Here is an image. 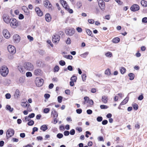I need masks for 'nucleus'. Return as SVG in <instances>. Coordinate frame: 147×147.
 Listing matches in <instances>:
<instances>
[{"label":"nucleus","instance_id":"nucleus-13","mask_svg":"<svg viewBox=\"0 0 147 147\" xmlns=\"http://www.w3.org/2000/svg\"><path fill=\"white\" fill-rule=\"evenodd\" d=\"M13 40L15 42L18 43L20 41V37L17 34H14L13 36Z\"/></svg>","mask_w":147,"mask_h":147},{"label":"nucleus","instance_id":"nucleus-53","mask_svg":"<svg viewBox=\"0 0 147 147\" xmlns=\"http://www.w3.org/2000/svg\"><path fill=\"white\" fill-rule=\"evenodd\" d=\"M5 97L7 99H9L11 97V95L9 93H7L5 94Z\"/></svg>","mask_w":147,"mask_h":147},{"label":"nucleus","instance_id":"nucleus-59","mask_svg":"<svg viewBox=\"0 0 147 147\" xmlns=\"http://www.w3.org/2000/svg\"><path fill=\"white\" fill-rule=\"evenodd\" d=\"M64 134L65 136H68L69 134V132L68 131H65L64 132Z\"/></svg>","mask_w":147,"mask_h":147},{"label":"nucleus","instance_id":"nucleus-63","mask_svg":"<svg viewBox=\"0 0 147 147\" xmlns=\"http://www.w3.org/2000/svg\"><path fill=\"white\" fill-rule=\"evenodd\" d=\"M50 96V94H46L44 95V97L45 98L47 99L49 98Z\"/></svg>","mask_w":147,"mask_h":147},{"label":"nucleus","instance_id":"nucleus-28","mask_svg":"<svg viewBox=\"0 0 147 147\" xmlns=\"http://www.w3.org/2000/svg\"><path fill=\"white\" fill-rule=\"evenodd\" d=\"M6 108L7 110L9 111L10 112H12L13 110V109L11 108V106L9 105H7Z\"/></svg>","mask_w":147,"mask_h":147},{"label":"nucleus","instance_id":"nucleus-22","mask_svg":"<svg viewBox=\"0 0 147 147\" xmlns=\"http://www.w3.org/2000/svg\"><path fill=\"white\" fill-rule=\"evenodd\" d=\"M48 128L47 126L46 125H42L40 127V129L44 131H46Z\"/></svg>","mask_w":147,"mask_h":147},{"label":"nucleus","instance_id":"nucleus-54","mask_svg":"<svg viewBox=\"0 0 147 147\" xmlns=\"http://www.w3.org/2000/svg\"><path fill=\"white\" fill-rule=\"evenodd\" d=\"M142 22L144 23H147V17H144L142 20Z\"/></svg>","mask_w":147,"mask_h":147},{"label":"nucleus","instance_id":"nucleus-9","mask_svg":"<svg viewBox=\"0 0 147 147\" xmlns=\"http://www.w3.org/2000/svg\"><path fill=\"white\" fill-rule=\"evenodd\" d=\"M60 39V36L58 35H53L52 38L53 42L55 43H58Z\"/></svg>","mask_w":147,"mask_h":147},{"label":"nucleus","instance_id":"nucleus-31","mask_svg":"<svg viewBox=\"0 0 147 147\" xmlns=\"http://www.w3.org/2000/svg\"><path fill=\"white\" fill-rule=\"evenodd\" d=\"M63 57L67 59L71 60L72 59V56L70 55H63Z\"/></svg>","mask_w":147,"mask_h":147},{"label":"nucleus","instance_id":"nucleus-61","mask_svg":"<svg viewBox=\"0 0 147 147\" xmlns=\"http://www.w3.org/2000/svg\"><path fill=\"white\" fill-rule=\"evenodd\" d=\"M144 98V96L142 95H141L138 97V99L139 100H142Z\"/></svg>","mask_w":147,"mask_h":147},{"label":"nucleus","instance_id":"nucleus-26","mask_svg":"<svg viewBox=\"0 0 147 147\" xmlns=\"http://www.w3.org/2000/svg\"><path fill=\"white\" fill-rule=\"evenodd\" d=\"M120 41V39L118 37H116L114 38L112 40V42L114 43H118Z\"/></svg>","mask_w":147,"mask_h":147},{"label":"nucleus","instance_id":"nucleus-49","mask_svg":"<svg viewBox=\"0 0 147 147\" xmlns=\"http://www.w3.org/2000/svg\"><path fill=\"white\" fill-rule=\"evenodd\" d=\"M30 118L28 116H26L25 117V120H23V121L24 122H26L27 121H30Z\"/></svg>","mask_w":147,"mask_h":147},{"label":"nucleus","instance_id":"nucleus-37","mask_svg":"<svg viewBox=\"0 0 147 147\" xmlns=\"http://www.w3.org/2000/svg\"><path fill=\"white\" fill-rule=\"evenodd\" d=\"M105 74L107 75H109L111 74L110 70L109 69H107L105 71Z\"/></svg>","mask_w":147,"mask_h":147},{"label":"nucleus","instance_id":"nucleus-48","mask_svg":"<svg viewBox=\"0 0 147 147\" xmlns=\"http://www.w3.org/2000/svg\"><path fill=\"white\" fill-rule=\"evenodd\" d=\"M100 108L102 109H107L108 108V107L105 105H101L100 106Z\"/></svg>","mask_w":147,"mask_h":147},{"label":"nucleus","instance_id":"nucleus-60","mask_svg":"<svg viewBox=\"0 0 147 147\" xmlns=\"http://www.w3.org/2000/svg\"><path fill=\"white\" fill-rule=\"evenodd\" d=\"M67 69L69 71H72L73 70V67L71 65H69L67 67Z\"/></svg>","mask_w":147,"mask_h":147},{"label":"nucleus","instance_id":"nucleus-57","mask_svg":"<svg viewBox=\"0 0 147 147\" xmlns=\"http://www.w3.org/2000/svg\"><path fill=\"white\" fill-rule=\"evenodd\" d=\"M27 110L28 111L30 112L32 110L31 108V106L30 105H28L27 107Z\"/></svg>","mask_w":147,"mask_h":147},{"label":"nucleus","instance_id":"nucleus-25","mask_svg":"<svg viewBox=\"0 0 147 147\" xmlns=\"http://www.w3.org/2000/svg\"><path fill=\"white\" fill-rule=\"evenodd\" d=\"M107 97L106 96H103L102 97V100L103 102L105 103H107Z\"/></svg>","mask_w":147,"mask_h":147},{"label":"nucleus","instance_id":"nucleus-18","mask_svg":"<svg viewBox=\"0 0 147 147\" xmlns=\"http://www.w3.org/2000/svg\"><path fill=\"white\" fill-rule=\"evenodd\" d=\"M18 69L19 71L21 73L23 74L25 73V71L23 68V67L21 66H18Z\"/></svg>","mask_w":147,"mask_h":147},{"label":"nucleus","instance_id":"nucleus-33","mask_svg":"<svg viewBox=\"0 0 147 147\" xmlns=\"http://www.w3.org/2000/svg\"><path fill=\"white\" fill-rule=\"evenodd\" d=\"M77 79V77L73 75L71 78L70 80L71 81H73L74 82H76V80Z\"/></svg>","mask_w":147,"mask_h":147},{"label":"nucleus","instance_id":"nucleus-39","mask_svg":"<svg viewBox=\"0 0 147 147\" xmlns=\"http://www.w3.org/2000/svg\"><path fill=\"white\" fill-rule=\"evenodd\" d=\"M25 80L24 78L23 77H20L19 79V82L20 83H23Z\"/></svg>","mask_w":147,"mask_h":147},{"label":"nucleus","instance_id":"nucleus-4","mask_svg":"<svg viewBox=\"0 0 147 147\" xmlns=\"http://www.w3.org/2000/svg\"><path fill=\"white\" fill-rule=\"evenodd\" d=\"M43 80L41 78L37 77L35 81V84L37 86L40 87L42 86L43 83Z\"/></svg>","mask_w":147,"mask_h":147},{"label":"nucleus","instance_id":"nucleus-2","mask_svg":"<svg viewBox=\"0 0 147 147\" xmlns=\"http://www.w3.org/2000/svg\"><path fill=\"white\" fill-rule=\"evenodd\" d=\"M8 69L6 66H2L0 69V74L3 77H5L8 74Z\"/></svg>","mask_w":147,"mask_h":147},{"label":"nucleus","instance_id":"nucleus-17","mask_svg":"<svg viewBox=\"0 0 147 147\" xmlns=\"http://www.w3.org/2000/svg\"><path fill=\"white\" fill-rule=\"evenodd\" d=\"M129 97L127 96L126 98L121 103L120 105H123L125 104L128 101Z\"/></svg>","mask_w":147,"mask_h":147},{"label":"nucleus","instance_id":"nucleus-46","mask_svg":"<svg viewBox=\"0 0 147 147\" xmlns=\"http://www.w3.org/2000/svg\"><path fill=\"white\" fill-rule=\"evenodd\" d=\"M55 72H57L59 70V67L57 65H56L54 68Z\"/></svg>","mask_w":147,"mask_h":147},{"label":"nucleus","instance_id":"nucleus-5","mask_svg":"<svg viewBox=\"0 0 147 147\" xmlns=\"http://www.w3.org/2000/svg\"><path fill=\"white\" fill-rule=\"evenodd\" d=\"M14 134V131L11 128L8 129L7 131L6 136L8 138H10Z\"/></svg>","mask_w":147,"mask_h":147},{"label":"nucleus","instance_id":"nucleus-6","mask_svg":"<svg viewBox=\"0 0 147 147\" xmlns=\"http://www.w3.org/2000/svg\"><path fill=\"white\" fill-rule=\"evenodd\" d=\"M8 51L12 54H14L16 52V49L15 47L12 45H9L7 47Z\"/></svg>","mask_w":147,"mask_h":147},{"label":"nucleus","instance_id":"nucleus-47","mask_svg":"<svg viewBox=\"0 0 147 147\" xmlns=\"http://www.w3.org/2000/svg\"><path fill=\"white\" fill-rule=\"evenodd\" d=\"M50 111V109L49 108H45L43 110L44 113H48Z\"/></svg>","mask_w":147,"mask_h":147},{"label":"nucleus","instance_id":"nucleus-20","mask_svg":"<svg viewBox=\"0 0 147 147\" xmlns=\"http://www.w3.org/2000/svg\"><path fill=\"white\" fill-rule=\"evenodd\" d=\"M51 115H53V117H57L58 116V114H57V113L56 112V111H55L54 109L52 110V112L51 113Z\"/></svg>","mask_w":147,"mask_h":147},{"label":"nucleus","instance_id":"nucleus-41","mask_svg":"<svg viewBox=\"0 0 147 147\" xmlns=\"http://www.w3.org/2000/svg\"><path fill=\"white\" fill-rule=\"evenodd\" d=\"M65 42L67 44L69 45L71 43V40L69 38H68L66 40Z\"/></svg>","mask_w":147,"mask_h":147},{"label":"nucleus","instance_id":"nucleus-24","mask_svg":"<svg viewBox=\"0 0 147 147\" xmlns=\"http://www.w3.org/2000/svg\"><path fill=\"white\" fill-rule=\"evenodd\" d=\"M21 105L23 107L25 108H26L28 105H30V104L27 102H22Z\"/></svg>","mask_w":147,"mask_h":147},{"label":"nucleus","instance_id":"nucleus-50","mask_svg":"<svg viewBox=\"0 0 147 147\" xmlns=\"http://www.w3.org/2000/svg\"><path fill=\"white\" fill-rule=\"evenodd\" d=\"M75 133V130L74 129H71L70 132V134L71 135H74Z\"/></svg>","mask_w":147,"mask_h":147},{"label":"nucleus","instance_id":"nucleus-21","mask_svg":"<svg viewBox=\"0 0 147 147\" xmlns=\"http://www.w3.org/2000/svg\"><path fill=\"white\" fill-rule=\"evenodd\" d=\"M20 96V91L18 90H16L15 93L14 94V96L15 98H17Z\"/></svg>","mask_w":147,"mask_h":147},{"label":"nucleus","instance_id":"nucleus-38","mask_svg":"<svg viewBox=\"0 0 147 147\" xmlns=\"http://www.w3.org/2000/svg\"><path fill=\"white\" fill-rule=\"evenodd\" d=\"M49 1L48 0L45 1L44 2V5L46 7L48 8V6L49 3Z\"/></svg>","mask_w":147,"mask_h":147},{"label":"nucleus","instance_id":"nucleus-40","mask_svg":"<svg viewBox=\"0 0 147 147\" xmlns=\"http://www.w3.org/2000/svg\"><path fill=\"white\" fill-rule=\"evenodd\" d=\"M59 64L61 66H63L65 65V63L64 61L61 60L59 61Z\"/></svg>","mask_w":147,"mask_h":147},{"label":"nucleus","instance_id":"nucleus-23","mask_svg":"<svg viewBox=\"0 0 147 147\" xmlns=\"http://www.w3.org/2000/svg\"><path fill=\"white\" fill-rule=\"evenodd\" d=\"M141 4L142 6L144 7H146L147 6V1L142 0L141 1Z\"/></svg>","mask_w":147,"mask_h":147},{"label":"nucleus","instance_id":"nucleus-51","mask_svg":"<svg viewBox=\"0 0 147 147\" xmlns=\"http://www.w3.org/2000/svg\"><path fill=\"white\" fill-rule=\"evenodd\" d=\"M97 121L98 122H100L102 120V117L99 116L97 117Z\"/></svg>","mask_w":147,"mask_h":147},{"label":"nucleus","instance_id":"nucleus-15","mask_svg":"<svg viewBox=\"0 0 147 147\" xmlns=\"http://www.w3.org/2000/svg\"><path fill=\"white\" fill-rule=\"evenodd\" d=\"M42 74L41 71L40 69H36L34 72V74L36 76L40 75Z\"/></svg>","mask_w":147,"mask_h":147},{"label":"nucleus","instance_id":"nucleus-52","mask_svg":"<svg viewBox=\"0 0 147 147\" xmlns=\"http://www.w3.org/2000/svg\"><path fill=\"white\" fill-rule=\"evenodd\" d=\"M27 38L30 41H32L33 40V37L31 36L30 35H28L27 36Z\"/></svg>","mask_w":147,"mask_h":147},{"label":"nucleus","instance_id":"nucleus-16","mask_svg":"<svg viewBox=\"0 0 147 147\" xmlns=\"http://www.w3.org/2000/svg\"><path fill=\"white\" fill-rule=\"evenodd\" d=\"M45 19L46 21L50 22L51 19L50 15L49 13H47L45 16Z\"/></svg>","mask_w":147,"mask_h":147},{"label":"nucleus","instance_id":"nucleus-29","mask_svg":"<svg viewBox=\"0 0 147 147\" xmlns=\"http://www.w3.org/2000/svg\"><path fill=\"white\" fill-rule=\"evenodd\" d=\"M65 9L70 13H73V10L72 9L69 8V6L67 7H65Z\"/></svg>","mask_w":147,"mask_h":147},{"label":"nucleus","instance_id":"nucleus-35","mask_svg":"<svg viewBox=\"0 0 147 147\" xmlns=\"http://www.w3.org/2000/svg\"><path fill=\"white\" fill-rule=\"evenodd\" d=\"M125 68L123 67H121L120 69V72L122 74H123L125 72Z\"/></svg>","mask_w":147,"mask_h":147},{"label":"nucleus","instance_id":"nucleus-56","mask_svg":"<svg viewBox=\"0 0 147 147\" xmlns=\"http://www.w3.org/2000/svg\"><path fill=\"white\" fill-rule=\"evenodd\" d=\"M76 30L78 32H82V30L81 28L77 27L76 28Z\"/></svg>","mask_w":147,"mask_h":147},{"label":"nucleus","instance_id":"nucleus-34","mask_svg":"<svg viewBox=\"0 0 147 147\" xmlns=\"http://www.w3.org/2000/svg\"><path fill=\"white\" fill-rule=\"evenodd\" d=\"M86 32L87 34H88L89 36H92L91 35L92 32L89 29H86Z\"/></svg>","mask_w":147,"mask_h":147},{"label":"nucleus","instance_id":"nucleus-32","mask_svg":"<svg viewBox=\"0 0 147 147\" xmlns=\"http://www.w3.org/2000/svg\"><path fill=\"white\" fill-rule=\"evenodd\" d=\"M129 79L131 80H132L134 79V75L132 73H129Z\"/></svg>","mask_w":147,"mask_h":147},{"label":"nucleus","instance_id":"nucleus-62","mask_svg":"<svg viewBox=\"0 0 147 147\" xmlns=\"http://www.w3.org/2000/svg\"><path fill=\"white\" fill-rule=\"evenodd\" d=\"M18 18L19 19L22 20L24 18V16L23 14H20L19 15Z\"/></svg>","mask_w":147,"mask_h":147},{"label":"nucleus","instance_id":"nucleus-8","mask_svg":"<svg viewBox=\"0 0 147 147\" xmlns=\"http://www.w3.org/2000/svg\"><path fill=\"white\" fill-rule=\"evenodd\" d=\"M2 33L6 39L9 38L10 34L9 31L6 29H4L3 30Z\"/></svg>","mask_w":147,"mask_h":147},{"label":"nucleus","instance_id":"nucleus-12","mask_svg":"<svg viewBox=\"0 0 147 147\" xmlns=\"http://www.w3.org/2000/svg\"><path fill=\"white\" fill-rule=\"evenodd\" d=\"M3 19L6 23L8 24L10 22V19L9 16L6 14H4L3 16Z\"/></svg>","mask_w":147,"mask_h":147},{"label":"nucleus","instance_id":"nucleus-3","mask_svg":"<svg viewBox=\"0 0 147 147\" xmlns=\"http://www.w3.org/2000/svg\"><path fill=\"white\" fill-rule=\"evenodd\" d=\"M24 67L28 71H32L34 69L33 65L29 62L25 63L24 64Z\"/></svg>","mask_w":147,"mask_h":147},{"label":"nucleus","instance_id":"nucleus-44","mask_svg":"<svg viewBox=\"0 0 147 147\" xmlns=\"http://www.w3.org/2000/svg\"><path fill=\"white\" fill-rule=\"evenodd\" d=\"M63 136V135L61 133H59L57 135V137L59 138L60 139L62 138Z\"/></svg>","mask_w":147,"mask_h":147},{"label":"nucleus","instance_id":"nucleus-43","mask_svg":"<svg viewBox=\"0 0 147 147\" xmlns=\"http://www.w3.org/2000/svg\"><path fill=\"white\" fill-rule=\"evenodd\" d=\"M29 121L28 123V124L30 126L32 125L34 123V121L32 120Z\"/></svg>","mask_w":147,"mask_h":147},{"label":"nucleus","instance_id":"nucleus-1","mask_svg":"<svg viewBox=\"0 0 147 147\" xmlns=\"http://www.w3.org/2000/svg\"><path fill=\"white\" fill-rule=\"evenodd\" d=\"M10 24L11 27L13 28H16L19 25L20 22L14 18L10 19Z\"/></svg>","mask_w":147,"mask_h":147},{"label":"nucleus","instance_id":"nucleus-58","mask_svg":"<svg viewBox=\"0 0 147 147\" xmlns=\"http://www.w3.org/2000/svg\"><path fill=\"white\" fill-rule=\"evenodd\" d=\"M76 112L77 113L80 114L82 113V110L80 109H79L76 110Z\"/></svg>","mask_w":147,"mask_h":147},{"label":"nucleus","instance_id":"nucleus-27","mask_svg":"<svg viewBox=\"0 0 147 147\" xmlns=\"http://www.w3.org/2000/svg\"><path fill=\"white\" fill-rule=\"evenodd\" d=\"M89 53L88 52H86L85 53L80 55V56L83 58H86L88 55Z\"/></svg>","mask_w":147,"mask_h":147},{"label":"nucleus","instance_id":"nucleus-11","mask_svg":"<svg viewBox=\"0 0 147 147\" xmlns=\"http://www.w3.org/2000/svg\"><path fill=\"white\" fill-rule=\"evenodd\" d=\"M130 10L133 11H135L140 9V7L137 4H134L132 5L130 8Z\"/></svg>","mask_w":147,"mask_h":147},{"label":"nucleus","instance_id":"nucleus-36","mask_svg":"<svg viewBox=\"0 0 147 147\" xmlns=\"http://www.w3.org/2000/svg\"><path fill=\"white\" fill-rule=\"evenodd\" d=\"M86 75L85 74H83L82 75V80L83 82H85L86 80Z\"/></svg>","mask_w":147,"mask_h":147},{"label":"nucleus","instance_id":"nucleus-45","mask_svg":"<svg viewBox=\"0 0 147 147\" xmlns=\"http://www.w3.org/2000/svg\"><path fill=\"white\" fill-rule=\"evenodd\" d=\"M26 76L27 77H30L32 76V74L30 72H28L26 74Z\"/></svg>","mask_w":147,"mask_h":147},{"label":"nucleus","instance_id":"nucleus-64","mask_svg":"<svg viewBox=\"0 0 147 147\" xmlns=\"http://www.w3.org/2000/svg\"><path fill=\"white\" fill-rule=\"evenodd\" d=\"M77 6L79 8H80L82 6V3L80 1L77 2Z\"/></svg>","mask_w":147,"mask_h":147},{"label":"nucleus","instance_id":"nucleus-19","mask_svg":"<svg viewBox=\"0 0 147 147\" xmlns=\"http://www.w3.org/2000/svg\"><path fill=\"white\" fill-rule=\"evenodd\" d=\"M61 3L62 5L65 8V7L68 6L66 2L64 0H61Z\"/></svg>","mask_w":147,"mask_h":147},{"label":"nucleus","instance_id":"nucleus-7","mask_svg":"<svg viewBox=\"0 0 147 147\" xmlns=\"http://www.w3.org/2000/svg\"><path fill=\"white\" fill-rule=\"evenodd\" d=\"M75 32V30L74 28L70 29L68 28L65 31V33L67 35L71 36L73 35Z\"/></svg>","mask_w":147,"mask_h":147},{"label":"nucleus","instance_id":"nucleus-42","mask_svg":"<svg viewBox=\"0 0 147 147\" xmlns=\"http://www.w3.org/2000/svg\"><path fill=\"white\" fill-rule=\"evenodd\" d=\"M63 99V97L61 96H59L57 98L58 101L59 103L61 102L62 100Z\"/></svg>","mask_w":147,"mask_h":147},{"label":"nucleus","instance_id":"nucleus-14","mask_svg":"<svg viewBox=\"0 0 147 147\" xmlns=\"http://www.w3.org/2000/svg\"><path fill=\"white\" fill-rule=\"evenodd\" d=\"M35 11L38 16H41L43 15L42 12L38 7H36L35 9Z\"/></svg>","mask_w":147,"mask_h":147},{"label":"nucleus","instance_id":"nucleus-55","mask_svg":"<svg viewBox=\"0 0 147 147\" xmlns=\"http://www.w3.org/2000/svg\"><path fill=\"white\" fill-rule=\"evenodd\" d=\"M134 109L135 110H137L138 109V105L136 104H135L133 106Z\"/></svg>","mask_w":147,"mask_h":147},{"label":"nucleus","instance_id":"nucleus-10","mask_svg":"<svg viewBox=\"0 0 147 147\" xmlns=\"http://www.w3.org/2000/svg\"><path fill=\"white\" fill-rule=\"evenodd\" d=\"M98 5L101 9L104 11L105 9V3L102 0H98Z\"/></svg>","mask_w":147,"mask_h":147},{"label":"nucleus","instance_id":"nucleus-30","mask_svg":"<svg viewBox=\"0 0 147 147\" xmlns=\"http://www.w3.org/2000/svg\"><path fill=\"white\" fill-rule=\"evenodd\" d=\"M105 55L107 57H110L112 56V54L111 52L108 51L105 54Z\"/></svg>","mask_w":147,"mask_h":147}]
</instances>
